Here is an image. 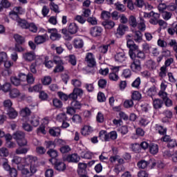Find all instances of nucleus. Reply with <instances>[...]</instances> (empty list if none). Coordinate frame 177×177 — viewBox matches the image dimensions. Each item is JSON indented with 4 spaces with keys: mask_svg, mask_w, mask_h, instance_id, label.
<instances>
[{
    "mask_svg": "<svg viewBox=\"0 0 177 177\" xmlns=\"http://www.w3.org/2000/svg\"><path fill=\"white\" fill-rule=\"evenodd\" d=\"M77 31H78V26L75 23L70 24L68 26V30L66 28H64L62 30V34H64V38L66 41H71V39H73V37L70 36V34L71 35L74 34H77Z\"/></svg>",
    "mask_w": 177,
    "mask_h": 177,
    "instance_id": "f257e3e1",
    "label": "nucleus"
},
{
    "mask_svg": "<svg viewBox=\"0 0 177 177\" xmlns=\"http://www.w3.org/2000/svg\"><path fill=\"white\" fill-rule=\"evenodd\" d=\"M29 92H39V97L41 100H45V91L42 90V84H36L28 88Z\"/></svg>",
    "mask_w": 177,
    "mask_h": 177,
    "instance_id": "f03ea898",
    "label": "nucleus"
},
{
    "mask_svg": "<svg viewBox=\"0 0 177 177\" xmlns=\"http://www.w3.org/2000/svg\"><path fill=\"white\" fill-rule=\"evenodd\" d=\"M19 171H21L23 176L30 177L37 172V167L32 166L30 167V169H28L26 167H24V166H22V169H19Z\"/></svg>",
    "mask_w": 177,
    "mask_h": 177,
    "instance_id": "7ed1b4c3",
    "label": "nucleus"
},
{
    "mask_svg": "<svg viewBox=\"0 0 177 177\" xmlns=\"http://www.w3.org/2000/svg\"><path fill=\"white\" fill-rule=\"evenodd\" d=\"M131 59L133 62L130 65L131 70H132V71H134L135 73H138V71H140V70H142V65L140 64V60L138 59H133V57H132Z\"/></svg>",
    "mask_w": 177,
    "mask_h": 177,
    "instance_id": "20e7f679",
    "label": "nucleus"
},
{
    "mask_svg": "<svg viewBox=\"0 0 177 177\" xmlns=\"http://www.w3.org/2000/svg\"><path fill=\"white\" fill-rule=\"evenodd\" d=\"M88 67H95L96 66V60L92 53H88L85 57Z\"/></svg>",
    "mask_w": 177,
    "mask_h": 177,
    "instance_id": "39448f33",
    "label": "nucleus"
},
{
    "mask_svg": "<svg viewBox=\"0 0 177 177\" xmlns=\"http://www.w3.org/2000/svg\"><path fill=\"white\" fill-rule=\"evenodd\" d=\"M103 32V28L100 26H93L90 28V34L92 37H100Z\"/></svg>",
    "mask_w": 177,
    "mask_h": 177,
    "instance_id": "423d86ee",
    "label": "nucleus"
},
{
    "mask_svg": "<svg viewBox=\"0 0 177 177\" xmlns=\"http://www.w3.org/2000/svg\"><path fill=\"white\" fill-rule=\"evenodd\" d=\"M48 32L50 34V38L52 41H59L62 38V35L57 33L56 28L48 29Z\"/></svg>",
    "mask_w": 177,
    "mask_h": 177,
    "instance_id": "0eeeda50",
    "label": "nucleus"
},
{
    "mask_svg": "<svg viewBox=\"0 0 177 177\" xmlns=\"http://www.w3.org/2000/svg\"><path fill=\"white\" fill-rule=\"evenodd\" d=\"M37 161H38V158L33 156H28L25 158V163L26 165H30V167H37L35 165Z\"/></svg>",
    "mask_w": 177,
    "mask_h": 177,
    "instance_id": "6e6552de",
    "label": "nucleus"
},
{
    "mask_svg": "<svg viewBox=\"0 0 177 177\" xmlns=\"http://www.w3.org/2000/svg\"><path fill=\"white\" fill-rule=\"evenodd\" d=\"M66 161L68 162H79L80 160H81V158L78 156L77 153H73V154H69L66 156L65 158Z\"/></svg>",
    "mask_w": 177,
    "mask_h": 177,
    "instance_id": "1a4fd4ad",
    "label": "nucleus"
},
{
    "mask_svg": "<svg viewBox=\"0 0 177 177\" xmlns=\"http://www.w3.org/2000/svg\"><path fill=\"white\" fill-rule=\"evenodd\" d=\"M48 133H50V136L57 138L60 136L62 133V129H60V127H50L48 130Z\"/></svg>",
    "mask_w": 177,
    "mask_h": 177,
    "instance_id": "9d476101",
    "label": "nucleus"
},
{
    "mask_svg": "<svg viewBox=\"0 0 177 177\" xmlns=\"http://www.w3.org/2000/svg\"><path fill=\"white\" fill-rule=\"evenodd\" d=\"M160 14L154 12L153 11L149 19L150 24H152L153 26H157V24H158V21L160 20Z\"/></svg>",
    "mask_w": 177,
    "mask_h": 177,
    "instance_id": "9b49d317",
    "label": "nucleus"
},
{
    "mask_svg": "<svg viewBox=\"0 0 177 177\" xmlns=\"http://www.w3.org/2000/svg\"><path fill=\"white\" fill-rule=\"evenodd\" d=\"M22 57L25 62H32L35 60V53L34 52L24 53Z\"/></svg>",
    "mask_w": 177,
    "mask_h": 177,
    "instance_id": "f8f14e48",
    "label": "nucleus"
},
{
    "mask_svg": "<svg viewBox=\"0 0 177 177\" xmlns=\"http://www.w3.org/2000/svg\"><path fill=\"white\" fill-rule=\"evenodd\" d=\"M115 62L118 63H124L127 60V56H125V53H118L114 56Z\"/></svg>",
    "mask_w": 177,
    "mask_h": 177,
    "instance_id": "ddd939ff",
    "label": "nucleus"
},
{
    "mask_svg": "<svg viewBox=\"0 0 177 177\" xmlns=\"http://www.w3.org/2000/svg\"><path fill=\"white\" fill-rule=\"evenodd\" d=\"M161 140L163 142H167L168 144V146L169 147H175V145H176V141L172 138H171V136H165L161 138Z\"/></svg>",
    "mask_w": 177,
    "mask_h": 177,
    "instance_id": "4468645a",
    "label": "nucleus"
},
{
    "mask_svg": "<svg viewBox=\"0 0 177 177\" xmlns=\"http://www.w3.org/2000/svg\"><path fill=\"white\" fill-rule=\"evenodd\" d=\"M23 159L20 156H14L11 162L12 164H16L17 165L18 169H23V164L21 163Z\"/></svg>",
    "mask_w": 177,
    "mask_h": 177,
    "instance_id": "2eb2a0df",
    "label": "nucleus"
},
{
    "mask_svg": "<svg viewBox=\"0 0 177 177\" xmlns=\"http://www.w3.org/2000/svg\"><path fill=\"white\" fill-rule=\"evenodd\" d=\"M55 168L57 171H64L66 169V164L60 160H55Z\"/></svg>",
    "mask_w": 177,
    "mask_h": 177,
    "instance_id": "dca6fc26",
    "label": "nucleus"
},
{
    "mask_svg": "<svg viewBox=\"0 0 177 177\" xmlns=\"http://www.w3.org/2000/svg\"><path fill=\"white\" fill-rule=\"evenodd\" d=\"M127 30H128V26L127 25L120 24L117 28L116 34L122 37V35L125 34V31H127Z\"/></svg>",
    "mask_w": 177,
    "mask_h": 177,
    "instance_id": "f3484780",
    "label": "nucleus"
},
{
    "mask_svg": "<svg viewBox=\"0 0 177 177\" xmlns=\"http://www.w3.org/2000/svg\"><path fill=\"white\" fill-rule=\"evenodd\" d=\"M47 154L49 155L50 157H51L50 159H49L50 162H53L52 161H56V157H57V151L50 149L49 151H47Z\"/></svg>",
    "mask_w": 177,
    "mask_h": 177,
    "instance_id": "a211bd4d",
    "label": "nucleus"
},
{
    "mask_svg": "<svg viewBox=\"0 0 177 177\" xmlns=\"http://www.w3.org/2000/svg\"><path fill=\"white\" fill-rule=\"evenodd\" d=\"M129 54L130 57L132 59L133 56H135V53L136 52H139V46L136 45V44H133L132 46L129 48Z\"/></svg>",
    "mask_w": 177,
    "mask_h": 177,
    "instance_id": "6ab92c4d",
    "label": "nucleus"
},
{
    "mask_svg": "<svg viewBox=\"0 0 177 177\" xmlns=\"http://www.w3.org/2000/svg\"><path fill=\"white\" fill-rule=\"evenodd\" d=\"M93 129H92V127L91 126H84L82 129V135H83L84 136H86V135H89L90 133H92Z\"/></svg>",
    "mask_w": 177,
    "mask_h": 177,
    "instance_id": "aec40b11",
    "label": "nucleus"
},
{
    "mask_svg": "<svg viewBox=\"0 0 177 177\" xmlns=\"http://www.w3.org/2000/svg\"><path fill=\"white\" fill-rule=\"evenodd\" d=\"M29 122L33 127H38L39 125V118L36 115H32L29 119Z\"/></svg>",
    "mask_w": 177,
    "mask_h": 177,
    "instance_id": "412c9836",
    "label": "nucleus"
},
{
    "mask_svg": "<svg viewBox=\"0 0 177 177\" xmlns=\"http://www.w3.org/2000/svg\"><path fill=\"white\" fill-rule=\"evenodd\" d=\"M21 95V93L17 88H13L10 91V97L11 99H16V97H19Z\"/></svg>",
    "mask_w": 177,
    "mask_h": 177,
    "instance_id": "4be33fe9",
    "label": "nucleus"
},
{
    "mask_svg": "<svg viewBox=\"0 0 177 177\" xmlns=\"http://www.w3.org/2000/svg\"><path fill=\"white\" fill-rule=\"evenodd\" d=\"M26 138V134L23 131H17L13 134V138L15 139L17 142L21 140V139H24Z\"/></svg>",
    "mask_w": 177,
    "mask_h": 177,
    "instance_id": "5701e85b",
    "label": "nucleus"
},
{
    "mask_svg": "<svg viewBox=\"0 0 177 177\" xmlns=\"http://www.w3.org/2000/svg\"><path fill=\"white\" fill-rule=\"evenodd\" d=\"M156 5L158 6L159 12H162L163 10H165L167 8H168V6H167V4L162 3V0H157V3H156Z\"/></svg>",
    "mask_w": 177,
    "mask_h": 177,
    "instance_id": "b1692460",
    "label": "nucleus"
},
{
    "mask_svg": "<svg viewBox=\"0 0 177 177\" xmlns=\"http://www.w3.org/2000/svg\"><path fill=\"white\" fill-rule=\"evenodd\" d=\"M129 24L131 27L133 28L138 27V21H136V17L133 15H131L129 18Z\"/></svg>",
    "mask_w": 177,
    "mask_h": 177,
    "instance_id": "393cba45",
    "label": "nucleus"
},
{
    "mask_svg": "<svg viewBox=\"0 0 177 177\" xmlns=\"http://www.w3.org/2000/svg\"><path fill=\"white\" fill-rule=\"evenodd\" d=\"M20 114L24 118H27L31 114V110L28 107H25L21 110Z\"/></svg>",
    "mask_w": 177,
    "mask_h": 177,
    "instance_id": "a878e982",
    "label": "nucleus"
},
{
    "mask_svg": "<svg viewBox=\"0 0 177 177\" xmlns=\"http://www.w3.org/2000/svg\"><path fill=\"white\" fill-rule=\"evenodd\" d=\"M102 25L105 28H107L108 30H110L115 26V23L113 21H105L102 22Z\"/></svg>",
    "mask_w": 177,
    "mask_h": 177,
    "instance_id": "bb28decb",
    "label": "nucleus"
},
{
    "mask_svg": "<svg viewBox=\"0 0 177 177\" xmlns=\"http://www.w3.org/2000/svg\"><path fill=\"white\" fill-rule=\"evenodd\" d=\"M125 171V167L122 165H115L113 169V171L116 175H118L120 172H124Z\"/></svg>",
    "mask_w": 177,
    "mask_h": 177,
    "instance_id": "cd10ccee",
    "label": "nucleus"
},
{
    "mask_svg": "<svg viewBox=\"0 0 177 177\" xmlns=\"http://www.w3.org/2000/svg\"><path fill=\"white\" fill-rule=\"evenodd\" d=\"M154 109H161L162 104H164V101L160 99H155L153 102Z\"/></svg>",
    "mask_w": 177,
    "mask_h": 177,
    "instance_id": "c85d7f7f",
    "label": "nucleus"
},
{
    "mask_svg": "<svg viewBox=\"0 0 177 177\" xmlns=\"http://www.w3.org/2000/svg\"><path fill=\"white\" fill-rule=\"evenodd\" d=\"M9 162L8 161L7 158H2L1 159V165L5 169V171H10L12 168H10V165H9Z\"/></svg>",
    "mask_w": 177,
    "mask_h": 177,
    "instance_id": "c756f323",
    "label": "nucleus"
},
{
    "mask_svg": "<svg viewBox=\"0 0 177 177\" xmlns=\"http://www.w3.org/2000/svg\"><path fill=\"white\" fill-rule=\"evenodd\" d=\"M7 114L8 117L12 120L16 118V117L18 115L17 111H16V110H15L13 108L8 109Z\"/></svg>",
    "mask_w": 177,
    "mask_h": 177,
    "instance_id": "7c9ffc66",
    "label": "nucleus"
},
{
    "mask_svg": "<svg viewBox=\"0 0 177 177\" xmlns=\"http://www.w3.org/2000/svg\"><path fill=\"white\" fill-rule=\"evenodd\" d=\"M99 138L102 140H104V142H107V140H109L107 131L105 130L100 131L99 133Z\"/></svg>",
    "mask_w": 177,
    "mask_h": 177,
    "instance_id": "2f4dec72",
    "label": "nucleus"
},
{
    "mask_svg": "<svg viewBox=\"0 0 177 177\" xmlns=\"http://www.w3.org/2000/svg\"><path fill=\"white\" fill-rule=\"evenodd\" d=\"M149 151L151 154H157L158 153V145L157 144L149 145Z\"/></svg>",
    "mask_w": 177,
    "mask_h": 177,
    "instance_id": "473e14b6",
    "label": "nucleus"
},
{
    "mask_svg": "<svg viewBox=\"0 0 177 177\" xmlns=\"http://www.w3.org/2000/svg\"><path fill=\"white\" fill-rule=\"evenodd\" d=\"M142 37H143V35L140 31L138 30L134 32L133 37L136 42H140V41H142Z\"/></svg>",
    "mask_w": 177,
    "mask_h": 177,
    "instance_id": "72a5a7b5",
    "label": "nucleus"
},
{
    "mask_svg": "<svg viewBox=\"0 0 177 177\" xmlns=\"http://www.w3.org/2000/svg\"><path fill=\"white\" fill-rule=\"evenodd\" d=\"M117 131H113L108 133V140L106 142H110L111 140H115L117 139Z\"/></svg>",
    "mask_w": 177,
    "mask_h": 177,
    "instance_id": "f704fd0d",
    "label": "nucleus"
},
{
    "mask_svg": "<svg viewBox=\"0 0 177 177\" xmlns=\"http://www.w3.org/2000/svg\"><path fill=\"white\" fill-rule=\"evenodd\" d=\"M147 66L149 70H156L157 68L156 62L153 61V59L148 60L147 62Z\"/></svg>",
    "mask_w": 177,
    "mask_h": 177,
    "instance_id": "c9c22d12",
    "label": "nucleus"
},
{
    "mask_svg": "<svg viewBox=\"0 0 177 177\" xmlns=\"http://www.w3.org/2000/svg\"><path fill=\"white\" fill-rule=\"evenodd\" d=\"M17 23H18V26H19V27H21V28H24V29L28 28L29 24L28 22H27V21L20 19L17 21Z\"/></svg>",
    "mask_w": 177,
    "mask_h": 177,
    "instance_id": "e433bc0d",
    "label": "nucleus"
},
{
    "mask_svg": "<svg viewBox=\"0 0 177 177\" xmlns=\"http://www.w3.org/2000/svg\"><path fill=\"white\" fill-rule=\"evenodd\" d=\"M74 46L77 49H81L84 46V41L81 39H76L74 40Z\"/></svg>",
    "mask_w": 177,
    "mask_h": 177,
    "instance_id": "4c0bfd02",
    "label": "nucleus"
},
{
    "mask_svg": "<svg viewBox=\"0 0 177 177\" xmlns=\"http://www.w3.org/2000/svg\"><path fill=\"white\" fill-rule=\"evenodd\" d=\"M9 16L10 19H12V20H15V21H16L17 23L20 19V17H19L17 13L13 10L9 12Z\"/></svg>",
    "mask_w": 177,
    "mask_h": 177,
    "instance_id": "58836bf2",
    "label": "nucleus"
},
{
    "mask_svg": "<svg viewBox=\"0 0 177 177\" xmlns=\"http://www.w3.org/2000/svg\"><path fill=\"white\" fill-rule=\"evenodd\" d=\"M131 99L133 100H140L142 99V94L139 91H133L131 93Z\"/></svg>",
    "mask_w": 177,
    "mask_h": 177,
    "instance_id": "ea45409f",
    "label": "nucleus"
},
{
    "mask_svg": "<svg viewBox=\"0 0 177 177\" xmlns=\"http://www.w3.org/2000/svg\"><path fill=\"white\" fill-rule=\"evenodd\" d=\"M137 165L140 169H145V168H147L149 165V162L142 160L138 162Z\"/></svg>",
    "mask_w": 177,
    "mask_h": 177,
    "instance_id": "a19ab883",
    "label": "nucleus"
},
{
    "mask_svg": "<svg viewBox=\"0 0 177 177\" xmlns=\"http://www.w3.org/2000/svg\"><path fill=\"white\" fill-rule=\"evenodd\" d=\"M14 39L15 41L19 44V45H21L22 44H24V37L20 35H14Z\"/></svg>",
    "mask_w": 177,
    "mask_h": 177,
    "instance_id": "79ce46f5",
    "label": "nucleus"
},
{
    "mask_svg": "<svg viewBox=\"0 0 177 177\" xmlns=\"http://www.w3.org/2000/svg\"><path fill=\"white\" fill-rule=\"evenodd\" d=\"M86 167L87 165L86 163L80 162L78 164L77 174H80V172H81L82 174L85 173V169H86Z\"/></svg>",
    "mask_w": 177,
    "mask_h": 177,
    "instance_id": "37998d69",
    "label": "nucleus"
},
{
    "mask_svg": "<svg viewBox=\"0 0 177 177\" xmlns=\"http://www.w3.org/2000/svg\"><path fill=\"white\" fill-rule=\"evenodd\" d=\"M53 104L57 109H62L63 106V102H62V101L57 98H55L53 100Z\"/></svg>",
    "mask_w": 177,
    "mask_h": 177,
    "instance_id": "c03bdc74",
    "label": "nucleus"
},
{
    "mask_svg": "<svg viewBox=\"0 0 177 177\" xmlns=\"http://www.w3.org/2000/svg\"><path fill=\"white\" fill-rule=\"evenodd\" d=\"M156 130L160 135H167V128H164L162 126L156 125Z\"/></svg>",
    "mask_w": 177,
    "mask_h": 177,
    "instance_id": "a18cd8bd",
    "label": "nucleus"
},
{
    "mask_svg": "<svg viewBox=\"0 0 177 177\" xmlns=\"http://www.w3.org/2000/svg\"><path fill=\"white\" fill-rule=\"evenodd\" d=\"M138 28L140 30V31H145V30H146V24H145V19L142 17H140Z\"/></svg>",
    "mask_w": 177,
    "mask_h": 177,
    "instance_id": "49530a36",
    "label": "nucleus"
},
{
    "mask_svg": "<svg viewBox=\"0 0 177 177\" xmlns=\"http://www.w3.org/2000/svg\"><path fill=\"white\" fill-rule=\"evenodd\" d=\"M156 92H157V90L156 89V86H152L147 91V95L151 97V96L156 95Z\"/></svg>",
    "mask_w": 177,
    "mask_h": 177,
    "instance_id": "de8ad7c7",
    "label": "nucleus"
},
{
    "mask_svg": "<svg viewBox=\"0 0 177 177\" xmlns=\"http://www.w3.org/2000/svg\"><path fill=\"white\" fill-rule=\"evenodd\" d=\"M71 106L75 109V110H80V109H81L82 105H81V102L77 101L76 100H73L71 104Z\"/></svg>",
    "mask_w": 177,
    "mask_h": 177,
    "instance_id": "09e8293b",
    "label": "nucleus"
},
{
    "mask_svg": "<svg viewBox=\"0 0 177 177\" xmlns=\"http://www.w3.org/2000/svg\"><path fill=\"white\" fill-rule=\"evenodd\" d=\"M35 42L37 45H39L41 44H44L45 42V37L44 35H39L35 38Z\"/></svg>",
    "mask_w": 177,
    "mask_h": 177,
    "instance_id": "8fccbe9b",
    "label": "nucleus"
},
{
    "mask_svg": "<svg viewBox=\"0 0 177 177\" xmlns=\"http://www.w3.org/2000/svg\"><path fill=\"white\" fill-rule=\"evenodd\" d=\"M28 151V148H21L19 147L15 150V154H17L18 156H20V154H26V153Z\"/></svg>",
    "mask_w": 177,
    "mask_h": 177,
    "instance_id": "3c124183",
    "label": "nucleus"
},
{
    "mask_svg": "<svg viewBox=\"0 0 177 177\" xmlns=\"http://www.w3.org/2000/svg\"><path fill=\"white\" fill-rule=\"evenodd\" d=\"M124 106L125 109H131V107H133V100H126L124 102Z\"/></svg>",
    "mask_w": 177,
    "mask_h": 177,
    "instance_id": "603ef678",
    "label": "nucleus"
},
{
    "mask_svg": "<svg viewBox=\"0 0 177 177\" xmlns=\"http://www.w3.org/2000/svg\"><path fill=\"white\" fill-rule=\"evenodd\" d=\"M9 156V150L7 148H0V157H8Z\"/></svg>",
    "mask_w": 177,
    "mask_h": 177,
    "instance_id": "864d4df0",
    "label": "nucleus"
},
{
    "mask_svg": "<svg viewBox=\"0 0 177 177\" xmlns=\"http://www.w3.org/2000/svg\"><path fill=\"white\" fill-rule=\"evenodd\" d=\"M12 10H14V12H16L17 14L19 15H24L26 10L24 8H23V7L21 6H18V7H15Z\"/></svg>",
    "mask_w": 177,
    "mask_h": 177,
    "instance_id": "5fc2aeb1",
    "label": "nucleus"
},
{
    "mask_svg": "<svg viewBox=\"0 0 177 177\" xmlns=\"http://www.w3.org/2000/svg\"><path fill=\"white\" fill-rule=\"evenodd\" d=\"M22 128L27 132H31V131H32V126L28 124L27 122L23 123Z\"/></svg>",
    "mask_w": 177,
    "mask_h": 177,
    "instance_id": "6e6d98bb",
    "label": "nucleus"
},
{
    "mask_svg": "<svg viewBox=\"0 0 177 177\" xmlns=\"http://www.w3.org/2000/svg\"><path fill=\"white\" fill-rule=\"evenodd\" d=\"M75 19L80 23V24H84L85 21H86V18L83 15H77Z\"/></svg>",
    "mask_w": 177,
    "mask_h": 177,
    "instance_id": "4d7b16f0",
    "label": "nucleus"
},
{
    "mask_svg": "<svg viewBox=\"0 0 177 177\" xmlns=\"http://www.w3.org/2000/svg\"><path fill=\"white\" fill-rule=\"evenodd\" d=\"M28 28L31 32H37L38 31V27L34 23L29 24Z\"/></svg>",
    "mask_w": 177,
    "mask_h": 177,
    "instance_id": "13d9d810",
    "label": "nucleus"
},
{
    "mask_svg": "<svg viewBox=\"0 0 177 177\" xmlns=\"http://www.w3.org/2000/svg\"><path fill=\"white\" fill-rule=\"evenodd\" d=\"M71 84L75 86V88H80L81 85H82V82H81V80L78 79H73L71 80Z\"/></svg>",
    "mask_w": 177,
    "mask_h": 177,
    "instance_id": "bf43d9fd",
    "label": "nucleus"
},
{
    "mask_svg": "<svg viewBox=\"0 0 177 177\" xmlns=\"http://www.w3.org/2000/svg\"><path fill=\"white\" fill-rule=\"evenodd\" d=\"M12 88V85L10 83H5L2 86H1V90L3 92H9Z\"/></svg>",
    "mask_w": 177,
    "mask_h": 177,
    "instance_id": "052dcab7",
    "label": "nucleus"
},
{
    "mask_svg": "<svg viewBox=\"0 0 177 177\" xmlns=\"http://www.w3.org/2000/svg\"><path fill=\"white\" fill-rule=\"evenodd\" d=\"M6 60H8V54L5 52H0V66Z\"/></svg>",
    "mask_w": 177,
    "mask_h": 177,
    "instance_id": "680f3d73",
    "label": "nucleus"
},
{
    "mask_svg": "<svg viewBox=\"0 0 177 177\" xmlns=\"http://www.w3.org/2000/svg\"><path fill=\"white\" fill-rule=\"evenodd\" d=\"M57 120L58 121H60L61 122L66 121L67 120V116L66 115L65 113H59V115H57Z\"/></svg>",
    "mask_w": 177,
    "mask_h": 177,
    "instance_id": "e2e57ef3",
    "label": "nucleus"
},
{
    "mask_svg": "<svg viewBox=\"0 0 177 177\" xmlns=\"http://www.w3.org/2000/svg\"><path fill=\"white\" fill-rule=\"evenodd\" d=\"M11 82L15 86H19L20 84H21V82H20L19 79L16 77H12L10 78Z\"/></svg>",
    "mask_w": 177,
    "mask_h": 177,
    "instance_id": "0e129e2a",
    "label": "nucleus"
},
{
    "mask_svg": "<svg viewBox=\"0 0 177 177\" xmlns=\"http://www.w3.org/2000/svg\"><path fill=\"white\" fill-rule=\"evenodd\" d=\"M57 95L61 99V100H64V102H66V100H68V96L66 93L62 91H59L57 93Z\"/></svg>",
    "mask_w": 177,
    "mask_h": 177,
    "instance_id": "69168bd1",
    "label": "nucleus"
},
{
    "mask_svg": "<svg viewBox=\"0 0 177 177\" xmlns=\"http://www.w3.org/2000/svg\"><path fill=\"white\" fill-rule=\"evenodd\" d=\"M26 80L28 84H33L35 81V78L34 77V75L31 73H28L26 75Z\"/></svg>",
    "mask_w": 177,
    "mask_h": 177,
    "instance_id": "338daca9",
    "label": "nucleus"
},
{
    "mask_svg": "<svg viewBox=\"0 0 177 177\" xmlns=\"http://www.w3.org/2000/svg\"><path fill=\"white\" fill-rule=\"evenodd\" d=\"M107 85V80L104 79H100L98 80V86L102 88H104V87Z\"/></svg>",
    "mask_w": 177,
    "mask_h": 177,
    "instance_id": "774afa93",
    "label": "nucleus"
}]
</instances>
